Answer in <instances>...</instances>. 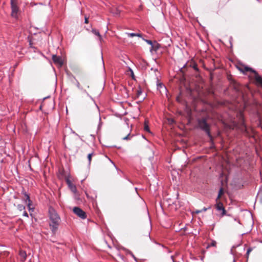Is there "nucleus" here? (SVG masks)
<instances>
[{"label": "nucleus", "instance_id": "obj_1", "mask_svg": "<svg viewBox=\"0 0 262 262\" xmlns=\"http://www.w3.org/2000/svg\"><path fill=\"white\" fill-rule=\"evenodd\" d=\"M49 213L50 220V227L52 232L55 234L60 225V217L56 210L52 207L49 208Z\"/></svg>", "mask_w": 262, "mask_h": 262}, {"label": "nucleus", "instance_id": "obj_2", "mask_svg": "<svg viewBox=\"0 0 262 262\" xmlns=\"http://www.w3.org/2000/svg\"><path fill=\"white\" fill-rule=\"evenodd\" d=\"M11 13V16L17 19L20 14V9L18 6L17 0H10Z\"/></svg>", "mask_w": 262, "mask_h": 262}, {"label": "nucleus", "instance_id": "obj_3", "mask_svg": "<svg viewBox=\"0 0 262 262\" xmlns=\"http://www.w3.org/2000/svg\"><path fill=\"white\" fill-rule=\"evenodd\" d=\"M239 70L243 73L250 71V72L254 73L255 79L256 81L262 85V78L258 75V74L255 71L252 70L251 68H250L248 67H244L239 68Z\"/></svg>", "mask_w": 262, "mask_h": 262}, {"label": "nucleus", "instance_id": "obj_4", "mask_svg": "<svg viewBox=\"0 0 262 262\" xmlns=\"http://www.w3.org/2000/svg\"><path fill=\"white\" fill-rule=\"evenodd\" d=\"M198 125L200 128L204 130L207 134L208 136L211 137L209 131V125L206 122L205 119H203L199 120L198 122Z\"/></svg>", "mask_w": 262, "mask_h": 262}, {"label": "nucleus", "instance_id": "obj_5", "mask_svg": "<svg viewBox=\"0 0 262 262\" xmlns=\"http://www.w3.org/2000/svg\"><path fill=\"white\" fill-rule=\"evenodd\" d=\"M73 212L78 216L82 219H85L86 217L85 212L83 211L81 208L78 207H75L73 209Z\"/></svg>", "mask_w": 262, "mask_h": 262}, {"label": "nucleus", "instance_id": "obj_6", "mask_svg": "<svg viewBox=\"0 0 262 262\" xmlns=\"http://www.w3.org/2000/svg\"><path fill=\"white\" fill-rule=\"evenodd\" d=\"M215 208L218 211L221 212V214L222 216L226 214V210L223 206V204L221 202H218V201H216Z\"/></svg>", "mask_w": 262, "mask_h": 262}, {"label": "nucleus", "instance_id": "obj_7", "mask_svg": "<svg viewBox=\"0 0 262 262\" xmlns=\"http://www.w3.org/2000/svg\"><path fill=\"white\" fill-rule=\"evenodd\" d=\"M52 60L55 64L60 67H61L63 64V60L60 56L53 55L52 56Z\"/></svg>", "mask_w": 262, "mask_h": 262}, {"label": "nucleus", "instance_id": "obj_8", "mask_svg": "<svg viewBox=\"0 0 262 262\" xmlns=\"http://www.w3.org/2000/svg\"><path fill=\"white\" fill-rule=\"evenodd\" d=\"M238 117L239 118L240 123L241 124V125L243 127L244 130L246 131V126H245V123H244V121L243 114V113L241 112H240L238 113Z\"/></svg>", "mask_w": 262, "mask_h": 262}, {"label": "nucleus", "instance_id": "obj_9", "mask_svg": "<svg viewBox=\"0 0 262 262\" xmlns=\"http://www.w3.org/2000/svg\"><path fill=\"white\" fill-rule=\"evenodd\" d=\"M92 32L95 34V35L97 36L99 38V40L100 42H102L103 41L102 37L101 35L100 34L98 30H97L96 29H93L92 30Z\"/></svg>", "mask_w": 262, "mask_h": 262}, {"label": "nucleus", "instance_id": "obj_10", "mask_svg": "<svg viewBox=\"0 0 262 262\" xmlns=\"http://www.w3.org/2000/svg\"><path fill=\"white\" fill-rule=\"evenodd\" d=\"M67 183L68 184L69 187L70 189H71V190L73 192L76 193L77 189H76V187L75 185H74L73 184H72L71 182H70V181H68Z\"/></svg>", "mask_w": 262, "mask_h": 262}, {"label": "nucleus", "instance_id": "obj_11", "mask_svg": "<svg viewBox=\"0 0 262 262\" xmlns=\"http://www.w3.org/2000/svg\"><path fill=\"white\" fill-rule=\"evenodd\" d=\"M19 255L21 257V260L22 261H24L26 260V257H27V254H26V253L25 251H23V250H20L19 251Z\"/></svg>", "mask_w": 262, "mask_h": 262}, {"label": "nucleus", "instance_id": "obj_12", "mask_svg": "<svg viewBox=\"0 0 262 262\" xmlns=\"http://www.w3.org/2000/svg\"><path fill=\"white\" fill-rule=\"evenodd\" d=\"M257 200H259L261 202H262V187L259 190L257 195Z\"/></svg>", "mask_w": 262, "mask_h": 262}, {"label": "nucleus", "instance_id": "obj_13", "mask_svg": "<svg viewBox=\"0 0 262 262\" xmlns=\"http://www.w3.org/2000/svg\"><path fill=\"white\" fill-rule=\"evenodd\" d=\"M126 34H127L128 36L130 37H133L134 36L141 37V34L139 33H127Z\"/></svg>", "mask_w": 262, "mask_h": 262}, {"label": "nucleus", "instance_id": "obj_14", "mask_svg": "<svg viewBox=\"0 0 262 262\" xmlns=\"http://www.w3.org/2000/svg\"><path fill=\"white\" fill-rule=\"evenodd\" d=\"M216 242L215 241L212 240L210 243L208 244V245L207 246V248H208L210 247H216Z\"/></svg>", "mask_w": 262, "mask_h": 262}, {"label": "nucleus", "instance_id": "obj_15", "mask_svg": "<svg viewBox=\"0 0 262 262\" xmlns=\"http://www.w3.org/2000/svg\"><path fill=\"white\" fill-rule=\"evenodd\" d=\"M112 12L114 14H115L116 15H119L120 13V11L119 10H118V9H113L112 10Z\"/></svg>", "mask_w": 262, "mask_h": 262}, {"label": "nucleus", "instance_id": "obj_16", "mask_svg": "<svg viewBox=\"0 0 262 262\" xmlns=\"http://www.w3.org/2000/svg\"><path fill=\"white\" fill-rule=\"evenodd\" d=\"M224 193V191H223V189L222 188H221L220 190H219V194H218V196H217V198L216 199V201H217L220 198V197L221 196V195L223 194Z\"/></svg>", "mask_w": 262, "mask_h": 262}, {"label": "nucleus", "instance_id": "obj_17", "mask_svg": "<svg viewBox=\"0 0 262 262\" xmlns=\"http://www.w3.org/2000/svg\"><path fill=\"white\" fill-rule=\"evenodd\" d=\"M94 155V153L93 152L92 153H90L88 155V160H89V163H91V160H92V157Z\"/></svg>", "mask_w": 262, "mask_h": 262}, {"label": "nucleus", "instance_id": "obj_18", "mask_svg": "<svg viewBox=\"0 0 262 262\" xmlns=\"http://www.w3.org/2000/svg\"><path fill=\"white\" fill-rule=\"evenodd\" d=\"M132 137H133V136H131L130 133H129L126 136L123 138V140H130Z\"/></svg>", "mask_w": 262, "mask_h": 262}, {"label": "nucleus", "instance_id": "obj_19", "mask_svg": "<svg viewBox=\"0 0 262 262\" xmlns=\"http://www.w3.org/2000/svg\"><path fill=\"white\" fill-rule=\"evenodd\" d=\"M17 208L18 210H19L20 211H22V210H25V207L23 205H21V204H18L17 205Z\"/></svg>", "mask_w": 262, "mask_h": 262}, {"label": "nucleus", "instance_id": "obj_20", "mask_svg": "<svg viewBox=\"0 0 262 262\" xmlns=\"http://www.w3.org/2000/svg\"><path fill=\"white\" fill-rule=\"evenodd\" d=\"M142 93V91L141 88H139V89L137 91V96L138 97H139V96L141 95Z\"/></svg>", "mask_w": 262, "mask_h": 262}, {"label": "nucleus", "instance_id": "obj_21", "mask_svg": "<svg viewBox=\"0 0 262 262\" xmlns=\"http://www.w3.org/2000/svg\"><path fill=\"white\" fill-rule=\"evenodd\" d=\"M25 196H26V202H27V201H28V202H30V201H31L30 200V199L29 195L28 194H27V193H25Z\"/></svg>", "mask_w": 262, "mask_h": 262}, {"label": "nucleus", "instance_id": "obj_22", "mask_svg": "<svg viewBox=\"0 0 262 262\" xmlns=\"http://www.w3.org/2000/svg\"><path fill=\"white\" fill-rule=\"evenodd\" d=\"M31 201H30V202H28V203L27 204V206H28V208H29V209L30 210H32L33 211V208H32L31 207Z\"/></svg>", "mask_w": 262, "mask_h": 262}, {"label": "nucleus", "instance_id": "obj_23", "mask_svg": "<svg viewBox=\"0 0 262 262\" xmlns=\"http://www.w3.org/2000/svg\"><path fill=\"white\" fill-rule=\"evenodd\" d=\"M145 41L149 45L152 46V42L151 40L145 39Z\"/></svg>", "mask_w": 262, "mask_h": 262}, {"label": "nucleus", "instance_id": "obj_24", "mask_svg": "<svg viewBox=\"0 0 262 262\" xmlns=\"http://www.w3.org/2000/svg\"><path fill=\"white\" fill-rule=\"evenodd\" d=\"M251 250H252V249H251V248H249V249L247 250V253H246V254H247V256H249V253H250V252L251 251Z\"/></svg>", "mask_w": 262, "mask_h": 262}, {"label": "nucleus", "instance_id": "obj_25", "mask_svg": "<svg viewBox=\"0 0 262 262\" xmlns=\"http://www.w3.org/2000/svg\"><path fill=\"white\" fill-rule=\"evenodd\" d=\"M144 129L147 132L149 131V127L147 125L145 124L144 125Z\"/></svg>", "mask_w": 262, "mask_h": 262}, {"label": "nucleus", "instance_id": "obj_26", "mask_svg": "<svg viewBox=\"0 0 262 262\" xmlns=\"http://www.w3.org/2000/svg\"><path fill=\"white\" fill-rule=\"evenodd\" d=\"M23 215L25 216H26V217H28V214L27 212L26 211H24Z\"/></svg>", "mask_w": 262, "mask_h": 262}, {"label": "nucleus", "instance_id": "obj_27", "mask_svg": "<svg viewBox=\"0 0 262 262\" xmlns=\"http://www.w3.org/2000/svg\"><path fill=\"white\" fill-rule=\"evenodd\" d=\"M77 86L79 89H80V83H79V82L78 81H77Z\"/></svg>", "mask_w": 262, "mask_h": 262}, {"label": "nucleus", "instance_id": "obj_28", "mask_svg": "<svg viewBox=\"0 0 262 262\" xmlns=\"http://www.w3.org/2000/svg\"><path fill=\"white\" fill-rule=\"evenodd\" d=\"M84 22H85V24H88V18L85 17Z\"/></svg>", "mask_w": 262, "mask_h": 262}, {"label": "nucleus", "instance_id": "obj_29", "mask_svg": "<svg viewBox=\"0 0 262 262\" xmlns=\"http://www.w3.org/2000/svg\"><path fill=\"white\" fill-rule=\"evenodd\" d=\"M207 210V208H206V207H204V208H203L202 210H201V211H202H202H206Z\"/></svg>", "mask_w": 262, "mask_h": 262}, {"label": "nucleus", "instance_id": "obj_30", "mask_svg": "<svg viewBox=\"0 0 262 262\" xmlns=\"http://www.w3.org/2000/svg\"><path fill=\"white\" fill-rule=\"evenodd\" d=\"M158 86H159V87H160V88H162V87H163V88H165V87L163 85V84H161V83H160V84H159L158 85Z\"/></svg>", "mask_w": 262, "mask_h": 262}, {"label": "nucleus", "instance_id": "obj_31", "mask_svg": "<svg viewBox=\"0 0 262 262\" xmlns=\"http://www.w3.org/2000/svg\"><path fill=\"white\" fill-rule=\"evenodd\" d=\"M195 212V213H196L198 214V213H199L201 212H202V211H201V210H196Z\"/></svg>", "mask_w": 262, "mask_h": 262}, {"label": "nucleus", "instance_id": "obj_32", "mask_svg": "<svg viewBox=\"0 0 262 262\" xmlns=\"http://www.w3.org/2000/svg\"><path fill=\"white\" fill-rule=\"evenodd\" d=\"M130 254H131L132 256V257H133L135 260H136V258L135 257V256L134 255V254H133L132 253H130Z\"/></svg>", "mask_w": 262, "mask_h": 262}, {"label": "nucleus", "instance_id": "obj_33", "mask_svg": "<svg viewBox=\"0 0 262 262\" xmlns=\"http://www.w3.org/2000/svg\"><path fill=\"white\" fill-rule=\"evenodd\" d=\"M131 71V72H132V77L134 78V73H133V72L132 70H130Z\"/></svg>", "mask_w": 262, "mask_h": 262}, {"label": "nucleus", "instance_id": "obj_34", "mask_svg": "<svg viewBox=\"0 0 262 262\" xmlns=\"http://www.w3.org/2000/svg\"><path fill=\"white\" fill-rule=\"evenodd\" d=\"M177 100L179 101V98H177Z\"/></svg>", "mask_w": 262, "mask_h": 262}]
</instances>
